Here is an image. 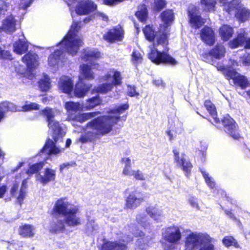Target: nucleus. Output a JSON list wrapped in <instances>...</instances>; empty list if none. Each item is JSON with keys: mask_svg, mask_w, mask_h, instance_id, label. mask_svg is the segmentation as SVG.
<instances>
[{"mask_svg": "<svg viewBox=\"0 0 250 250\" xmlns=\"http://www.w3.org/2000/svg\"><path fill=\"white\" fill-rule=\"evenodd\" d=\"M128 108L129 104L127 103L123 104L107 111L108 114H113L115 116L104 115L89 121L86 124L85 127L91 129L92 131L85 132L81 136L79 141L83 144L93 142L110 133L113 130L114 126L121 120L120 115Z\"/></svg>", "mask_w": 250, "mask_h": 250, "instance_id": "obj_1", "label": "nucleus"}, {"mask_svg": "<svg viewBox=\"0 0 250 250\" xmlns=\"http://www.w3.org/2000/svg\"><path fill=\"white\" fill-rule=\"evenodd\" d=\"M71 205V204L68 201L67 197H61L55 202L51 214L54 218L60 215L65 216V224L69 227L79 226L82 224L81 220L76 215L80 212L79 208L75 206L69 208Z\"/></svg>", "mask_w": 250, "mask_h": 250, "instance_id": "obj_2", "label": "nucleus"}, {"mask_svg": "<svg viewBox=\"0 0 250 250\" xmlns=\"http://www.w3.org/2000/svg\"><path fill=\"white\" fill-rule=\"evenodd\" d=\"M81 22H74L71 29L68 31L62 40L59 42L57 46L63 42L64 48L67 52L72 55H76L78 52L80 47L83 45V41L80 38H77V32L80 28Z\"/></svg>", "mask_w": 250, "mask_h": 250, "instance_id": "obj_3", "label": "nucleus"}, {"mask_svg": "<svg viewBox=\"0 0 250 250\" xmlns=\"http://www.w3.org/2000/svg\"><path fill=\"white\" fill-rule=\"evenodd\" d=\"M225 78L229 81L232 80L233 84L236 87H238L242 90L246 89L249 85V81L244 75L237 72L236 70L231 67L221 66L218 68Z\"/></svg>", "mask_w": 250, "mask_h": 250, "instance_id": "obj_4", "label": "nucleus"}, {"mask_svg": "<svg viewBox=\"0 0 250 250\" xmlns=\"http://www.w3.org/2000/svg\"><path fill=\"white\" fill-rule=\"evenodd\" d=\"M148 59L154 63L159 65L166 64L174 66L177 64L175 59L165 52H161L156 48L150 50L148 54Z\"/></svg>", "mask_w": 250, "mask_h": 250, "instance_id": "obj_5", "label": "nucleus"}, {"mask_svg": "<svg viewBox=\"0 0 250 250\" xmlns=\"http://www.w3.org/2000/svg\"><path fill=\"white\" fill-rule=\"evenodd\" d=\"M187 11L189 19L188 22L192 28L197 29L204 24L205 19L199 14V9L197 6L190 4Z\"/></svg>", "mask_w": 250, "mask_h": 250, "instance_id": "obj_6", "label": "nucleus"}, {"mask_svg": "<svg viewBox=\"0 0 250 250\" xmlns=\"http://www.w3.org/2000/svg\"><path fill=\"white\" fill-rule=\"evenodd\" d=\"M220 122L221 124L220 128L222 127L225 128L226 132L235 140H238L240 138V135L237 132L238 125L229 114L223 116Z\"/></svg>", "mask_w": 250, "mask_h": 250, "instance_id": "obj_7", "label": "nucleus"}, {"mask_svg": "<svg viewBox=\"0 0 250 250\" xmlns=\"http://www.w3.org/2000/svg\"><path fill=\"white\" fill-rule=\"evenodd\" d=\"M124 31L120 25L112 26L103 35V39L109 43H114L123 41Z\"/></svg>", "mask_w": 250, "mask_h": 250, "instance_id": "obj_8", "label": "nucleus"}, {"mask_svg": "<svg viewBox=\"0 0 250 250\" xmlns=\"http://www.w3.org/2000/svg\"><path fill=\"white\" fill-rule=\"evenodd\" d=\"M125 201V208L133 209L145 201V197L141 192L135 190L129 193Z\"/></svg>", "mask_w": 250, "mask_h": 250, "instance_id": "obj_9", "label": "nucleus"}, {"mask_svg": "<svg viewBox=\"0 0 250 250\" xmlns=\"http://www.w3.org/2000/svg\"><path fill=\"white\" fill-rule=\"evenodd\" d=\"M181 238L179 228L174 225L166 228L163 235V238L166 242L172 244H178Z\"/></svg>", "mask_w": 250, "mask_h": 250, "instance_id": "obj_10", "label": "nucleus"}, {"mask_svg": "<svg viewBox=\"0 0 250 250\" xmlns=\"http://www.w3.org/2000/svg\"><path fill=\"white\" fill-rule=\"evenodd\" d=\"M97 9V5L90 0H82L76 7V12L78 15L88 14Z\"/></svg>", "mask_w": 250, "mask_h": 250, "instance_id": "obj_11", "label": "nucleus"}, {"mask_svg": "<svg viewBox=\"0 0 250 250\" xmlns=\"http://www.w3.org/2000/svg\"><path fill=\"white\" fill-rule=\"evenodd\" d=\"M201 40L209 46H212L215 41V34L212 29L208 26H205L200 31Z\"/></svg>", "mask_w": 250, "mask_h": 250, "instance_id": "obj_12", "label": "nucleus"}, {"mask_svg": "<svg viewBox=\"0 0 250 250\" xmlns=\"http://www.w3.org/2000/svg\"><path fill=\"white\" fill-rule=\"evenodd\" d=\"M172 152L174 154V161L179 166L182 167V168L184 172L186 173L187 176L190 173L191 169L192 167V165L189 161H186L183 158H180L178 150L175 148L173 149Z\"/></svg>", "mask_w": 250, "mask_h": 250, "instance_id": "obj_13", "label": "nucleus"}, {"mask_svg": "<svg viewBox=\"0 0 250 250\" xmlns=\"http://www.w3.org/2000/svg\"><path fill=\"white\" fill-rule=\"evenodd\" d=\"M47 123V126L52 131V138L55 142H57L60 138H62V128L58 121L53 119Z\"/></svg>", "mask_w": 250, "mask_h": 250, "instance_id": "obj_14", "label": "nucleus"}, {"mask_svg": "<svg viewBox=\"0 0 250 250\" xmlns=\"http://www.w3.org/2000/svg\"><path fill=\"white\" fill-rule=\"evenodd\" d=\"M56 170L49 167L44 168L42 175H40L38 181L43 185L54 182L56 180Z\"/></svg>", "mask_w": 250, "mask_h": 250, "instance_id": "obj_15", "label": "nucleus"}, {"mask_svg": "<svg viewBox=\"0 0 250 250\" xmlns=\"http://www.w3.org/2000/svg\"><path fill=\"white\" fill-rule=\"evenodd\" d=\"M158 33L156 43H154L153 46L155 47L158 46L159 45H162L164 47L167 46L168 44V37L169 35V32L167 31V28L160 27Z\"/></svg>", "mask_w": 250, "mask_h": 250, "instance_id": "obj_16", "label": "nucleus"}, {"mask_svg": "<svg viewBox=\"0 0 250 250\" xmlns=\"http://www.w3.org/2000/svg\"><path fill=\"white\" fill-rule=\"evenodd\" d=\"M204 105L210 115L213 118L214 125L217 128H220V122L218 118L217 117V111L215 105L209 100H205Z\"/></svg>", "mask_w": 250, "mask_h": 250, "instance_id": "obj_17", "label": "nucleus"}, {"mask_svg": "<svg viewBox=\"0 0 250 250\" xmlns=\"http://www.w3.org/2000/svg\"><path fill=\"white\" fill-rule=\"evenodd\" d=\"M127 246L117 241H107L103 243L101 250H127Z\"/></svg>", "mask_w": 250, "mask_h": 250, "instance_id": "obj_18", "label": "nucleus"}, {"mask_svg": "<svg viewBox=\"0 0 250 250\" xmlns=\"http://www.w3.org/2000/svg\"><path fill=\"white\" fill-rule=\"evenodd\" d=\"M2 31L4 30L7 33L11 34L16 31V20L12 16H8L3 22L2 26Z\"/></svg>", "mask_w": 250, "mask_h": 250, "instance_id": "obj_19", "label": "nucleus"}, {"mask_svg": "<svg viewBox=\"0 0 250 250\" xmlns=\"http://www.w3.org/2000/svg\"><path fill=\"white\" fill-rule=\"evenodd\" d=\"M73 81L67 77H64L60 79L59 81V88L62 92L66 94H70L73 89Z\"/></svg>", "mask_w": 250, "mask_h": 250, "instance_id": "obj_20", "label": "nucleus"}, {"mask_svg": "<svg viewBox=\"0 0 250 250\" xmlns=\"http://www.w3.org/2000/svg\"><path fill=\"white\" fill-rule=\"evenodd\" d=\"M160 18L164 25H161V27L167 28L174 21V16L172 9H167L163 11L160 14Z\"/></svg>", "mask_w": 250, "mask_h": 250, "instance_id": "obj_21", "label": "nucleus"}, {"mask_svg": "<svg viewBox=\"0 0 250 250\" xmlns=\"http://www.w3.org/2000/svg\"><path fill=\"white\" fill-rule=\"evenodd\" d=\"M38 56L36 53L29 51L22 57L21 61L28 68H32L38 61Z\"/></svg>", "mask_w": 250, "mask_h": 250, "instance_id": "obj_22", "label": "nucleus"}, {"mask_svg": "<svg viewBox=\"0 0 250 250\" xmlns=\"http://www.w3.org/2000/svg\"><path fill=\"white\" fill-rule=\"evenodd\" d=\"M185 243L186 249L193 250L196 249L199 245V237L193 232L190 233L186 237Z\"/></svg>", "mask_w": 250, "mask_h": 250, "instance_id": "obj_23", "label": "nucleus"}, {"mask_svg": "<svg viewBox=\"0 0 250 250\" xmlns=\"http://www.w3.org/2000/svg\"><path fill=\"white\" fill-rule=\"evenodd\" d=\"M34 229L32 225L24 224L19 227L18 233L22 237L30 238L34 236Z\"/></svg>", "mask_w": 250, "mask_h": 250, "instance_id": "obj_24", "label": "nucleus"}, {"mask_svg": "<svg viewBox=\"0 0 250 250\" xmlns=\"http://www.w3.org/2000/svg\"><path fill=\"white\" fill-rule=\"evenodd\" d=\"M28 43L22 39H19L13 44V51L17 54L21 55L28 50Z\"/></svg>", "mask_w": 250, "mask_h": 250, "instance_id": "obj_25", "label": "nucleus"}, {"mask_svg": "<svg viewBox=\"0 0 250 250\" xmlns=\"http://www.w3.org/2000/svg\"><path fill=\"white\" fill-rule=\"evenodd\" d=\"M91 85L81 82L78 83L74 89V95L78 98L83 97L89 90Z\"/></svg>", "mask_w": 250, "mask_h": 250, "instance_id": "obj_26", "label": "nucleus"}, {"mask_svg": "<svg viewBox=\"0 0 250 250\" xmlns=\"http://www.w3.org/2000/svg\"><path fill=\"white\" fill-rule=\"evenodd\" d=\"M219 34L221 39L224 42H227L232 37L233 34V29L230 26L224 24L219 29Z\"/></svg>", "mask_w": 250, "mask_h": 250, "instance_id": "obj_27", "label": "nucleus"}, {"mask_svg": "<svg viewBox=\"0 0 250 250\" xmlns=\"http://www.w3.org/2000/svg\"><path fill=\"white\" fill-rule=\"evenodd\" d=\"M56 142L54 140L52 141L49 138L47 139L43 146L41 149L40 152L43 153L47 148H50L48 152L49 154L56 155L59 154L61 152V150L56 146L55 144Z\"/></svg>", "mask_w": 250, "mask_h": 250, "instance_id": "obj_28", "label": "nucleus"}, {"mask_svg": "<svg viewBox=\"0 0 250 250\" xmlns=\"http://www.w3.org/2000/svg\"><path fill=\"white\" fill-rule=\"evenodd\" d=\"M65 218L59 219L52 223L49 231L53 233H60L63 232L65 230Z\"/></svg>", "mask_w": 250, "mask_h": 250, "instance_id": "obj_29", "label": "nucleus"}, {"mask_svg": "<svg viewBox=\"0 0 250 250\" xmlns=\"http://www.w3.org/2000/svg\"><path fill=\"white\" fill-rule=\"evenodd\" d=\"M135 15L140 22L145 23L148 18V11L146 5L140 4Z\"/></svg>", "mask_w": 250, "mask_h": 250, "instance_id": "obj_30", "label": "nucleus"}, {"mask_svg": "<svg viewBox=\"0 0 250 250\" xmlns=\"http://www.w3.org/2000/svg\"><path fill=\"white\" fill-rule=\"evenodd\" d=\"M245 33H238L236 37L229 42V47L232 49L237 48L244 44Z\"/></svg>", "mask_w": 250, "mask_h": 250, "instance_id": "obj_31", "label": "nucleus"}, {"mask_svg": "<svg viewBox=\"0 0 250 250\" xmlns=\"http://www.w3.org/2000/svg\"><path fill=\"white\" fill-rule=\"evenodd\" d=\"M143 32L146 40L151 42L154 41L156 37V31L152 25H146L143 28Z\"/></svg>", "mask_w": 250, "mask_h": 250, "instance_id": "obj_32", "label": "nucleus"}, {"mask_svg": "<svg viewBox=\"0 0 250 250\" xmlns=\"http://www.w3.org/2000/svg\"><path fill=\"white\" fill-rule=\"evenodd\" d=\"M235 16L240 22L248 21L250 17V11L244 7H240L236 11Z\"/></svg>", "mask_w": 250, "mask_h": 250, "instance_id": "obj_33", "label": "nucleus"}, {"mask_svg": "<svg viewBox=\"0 0 250 250\" xmlns=\"http://www.w3.org/2000/svg\"><path fill=\"white\" fill-rule=\"evenodd\" d=\"M211 57L216 59H220L225 55L226 50L225 47L220 44H217L210 50Z\"/></svg>", "mask_w": 250, "mask_h": 250, "instance_id": "obj_34", "label": "nucleus"}, {"mask_svg": "<svg viewBox=\"0 0 250 250\" xmlns=\"http://www.w3.org/2000/svg\"><path fill=\"white\" fill-rule=\"evenodd\" d=\"M45 165L44 161H40L34 164L30 165L28 169L26 170V173L28 175H31L34 174H38L40 175V171L42 169Z\"/></svg>", "mask_w": 250, "mask_h": 250, "instance_id": "obj_35", "label": "nucleus"}, {"mask_svg": "<svg viewBox=\"0 0 250 250\" xmlns=\"http://www.w3.org/2000/svg\"><path fill=\"white\" fill-rule=\"evenodd\" d=\"M83 59L85 62L94 61L100 57V53L99 51L84 49Z\"/></svg>", "mask_w": 250, "mask_h": 250, "instance_id": "obj_36", "label": "nucleus"}, {"mask_svg": "<svg viewBox=\"0 0 250 250\" xmlns=\"http://www.w3.org/2000/svg\"><path fill=\"white\" fill-rule=\"evenodd\" d=\"M81 74L84 79L91 80L94 78L93 72L91 70L90 65L86 64H83L80 66Z\"/></svg>", "mask_w": 250, "mask_h": 250, "instance_id": "obj_37", "label": "nucleus"}, {"mask_svg": "<svg viewBox=\"0 0 250 250\" xmlns=\"http://www.w3.org/2000/svg\"><path fill=\"white\" fill-rule=\"evenodd\" d=\"M222 242L223 244L227 248L233 246L236 249L240 248V245L237 241L231 235L224 236Z\"/></svg>", "mask_w": 250, "mask_h": 250, "instance_id": "obj_38", "label": "nucleus"}, {"mask_svg": "<svg viewBox=\"0 0 250 250\" xmlns=\"http://www.w3.org/2000/svg\"><path fill=\"white\" fill-rule=\"evenodd\" d=\"M200 4L203 6L204 10L211 12L215 11L216 1L215 0H200Z\"/></svg>", "mask_w": 250, "mask_h": 250, "instance_id": "obj_39", "label": "nucleus"}, {"mask_svg": "<svg viewBox=\"0 0 250 250\" xmlns=\"http://www.w3.org/2000/svg\"><path fill=\"white\" fill-rule=\"evenodd\" d=\"M102 103V99L99 95L91 97L86 100L87 109H90L93 108L97 106L101 105Z\"/></svg>", "mask_w": 250, "mask_h": 250, "instance_id": "obj_40", "label": "nucleus"}, {"mask_svg": "<svg viewBox=\"0 0 250 250\" xmlns=\"http://www.w3.org/2000/svg\"><path fill=\"white\" fill-rule=\"evenodd\" d=\"M146 212L154 220L158 221L161 216L160 211L155 207L149 206L146 208Z\"/></svg>", "mask_w": 250, "mask_h": 250, "instance_id": "obj_41", "label": "nucleus"}, {"mask_svg": "<svg viewBox=\"0 0 250 250\" xmlns=\"http://www.w3.org/2000/svg\"><path fill=\"white\" fill-rule=\"evenodd\" d=\"M121 162L125 164L123 170V173L125 175L132 176L133 170L131 169L130 159L129 158H122Z\"/></svg>", "mask_w": 250, "mask_h": 250, "instance_id": "obj_42", "label": "nucleus"}, {"mask_svg": "<svg viewBox=\"0 0 250 250\" xmlns=\"http://www.w3.org/2000/svg\"><path fill=\"white\" fill-rule=\"evenodd\" d=\"M113 86L110 83H103L98 84L94 88L97 93L101 94H106L112 90Z\"/></svg>", "mask_w": 250, "mask_h": 250, "instance_id": "obj_43", "label": "nucleus"}, {"mask_svg": "<svg viewBox=\"0 0 250 250\" xmlns=\"http://www.w3.org/2000/svg\"><path fill=\"white\" fill-rule=\"evenodd\" d=\"M167 5L166 0H153L152 9L155 12H160L166 7Z\"/></svg>", "mask_w": 250, "mask_h": 250, "instance_id": "obj_44", "label": "nucleus"}, {"mask_svg": "<svg viewBox=\"0 0 250 250\" xmlns=\"http://www.w3.org/2000/svg\"><path fill=\"white\" fill-rule=\"evenodd\" d=\"M40 114L46 118V122L54 119L55 115L52 108L45 107L44 109L40 110Z\"/></svg>", "mask_w": 250, "mask_h": 250, "instance_id": "obj_45", "label": "nucleus"}, {"mask_svg": "<svg viewBox=\"0 0 250 250\" xmlns=\"http://www.w3.org/2000/svg\"><path fill=\"white\" fill-rule=\"evenodd\" d=\"M240 0H232L228 2L226 5V11L230 14L234 10L237 11L241 7L239 6Z\"/></svg>", "mask_w": 250, "mask_h": 250, "instance_id": "obj_46", "label": "nucleus"}, {"mask_svg": "<svg viewBox=\"0 0 250 250\" xmlns=\"http://www.w3.org/2000/svg\"><path fill=\"white\" fill-rule=\"evenodd\" d=\"M113 75L112 76V83H110L112 84V86L113 85L117 86L121 85L122 83V79L123 78L122 77V75L121 73L117 71L113 70Z\"/></svg>", "mask_w": 250, "mask_h": 250, "instance_id": "obj_47", "label": "nucleus"}, {"mask_svg": "<svg viewBox=\"0 0 250 250\" xmlns=\"http://www.w3.org/2000/svg\"><path fill=\"white\" fill-rule=\"evenodd\" d=\"M64 107L68 112H77L80 109V104L79 103L69 101L65 103Z\"/></svg>", "mask_w": 250, "mask_h": 250, "instance_id": "obj_48", "label": "nucleus"}, {"mask_svg": "<svg viewBox=\"0 0 250 250\" xmlns=\"http://www.w3.org/2000/svg\"><path fill=\"white\" fill-rule=\"evenodd\" d=\"M38 86L42 91H47L50 87V82L49 79H42L38 82Z\"/></svg>", "mask_w": 250, "mask_h": 250, "instance_id": "obj_49", "label": "nucleus"}, {"mask_svg": "<svg viewBox=\"0 0 250 250\" xmlns=\"http://www.w3.org/2000/svg\"><path fill=\"white\" fill-rule=\"evenodd\" d=\"M40 109V105L35 103H30L26 104L22 106V110L23 111L27 112L31 110H37Z\"/></svg>", "mask_w": 250, "mask_h": 250, "instance_id": "obj_50", "label": "nucleus"}, {"mask_svg": "<svg viewBox=\"0 0 250 250\" xmlns=\"http://www.w3.org/2000/svg\"><path fill=\"white\" fill-rule=\"evenodd\" d=\"M136 221L138 224L140 225L144 228H146L148 225L146 216L143 214H138L136 217Z\"/></svg>", "mask_w": 250, "mask_h": 250, "instance_id": "obj_51", "label": "nucleus"}, {"mask_svg": "<svg viewBox=\"0 0 250 250\" xmlns=\"http://www.w3.org/2000/svg\"><path fill=\"white\" fill-rule=\"evenodd\" d=\"M143 57L141 53L136 50H134L131 54V60L135 64H138L142 62Z\"/></svg>", "mask_w": 250, "mask_h": 250, "instance_id": "obj_52", "label": "nucleus"}, {"mask_svg": "<svg viewBox=\"0 0 250 250\" xmlns=\"http://www.w3.org/2000/svg\"><path fill=\"white\" fill-rule=\"evenodd\" d=\"M200 171L202 174L207 185L211 188H215V183L214 181H212L211 178L209 177L208 173H207L206 171L203 170H201Z\"/></svg>", "mask_w": 250, "mask_h": 250, "instance_id": "obj_53", "label": "nucleus"}, {"mask_svg": "<svg viewBox=\"0 0 250 250\" xmlns=\"http://www.w3.org/2000/svg\"><path fill=\"white\" fill-rule=\"evenodd\" d=\"M62 54V50L57 49L55 50L52 53H51L48 57L49 61L52 62L53 60L57 61L60 59L61 56Z\"/></svg>", "mask_w": 250, "mask_h": 250, "instance_id": "obj_54", "label": "nucleus"}, {"mask_svg": "<svg viewBox=\"0 0 250 250\" xmlns=\"http://www.w3.org/2000/svg\"><path fill=\"white\" fill-rule=\"evenodd\" d=\"M12 59L10 53L8 51L3 50L0 46V60H12Z\"/></svg>", "mask_w": 250, "mask_h": 250, "instance_id": "obj_55", "label": "nucleus"}, {"mask_svg": "<svg viewBox=\"0 0 250 250\" xmlns=\"http://www.w3.org/2000/svg\"><path fill=\"white\" fill-rule=\"evenodd\" d=\"M240 62L244 65H250V53H245L240 57Z\"/></svg>", "mask_w": 250, "mask_h": 250, "instance_id": "obj_56", "label": "nucleus"}, {"mask_svg": "<svg viewBox=\"0 0 250 250\" xmlns=\"http://www.w3.org/2000/svg\"><path fill=\"white\" fill-rule=\"evenodd\" d=\"M127 95L130 97H133L138 96L139 93L136 91V87L134 85H127Z\"/></svg>", "mask_w": 250, "mask_h": 250, "instance_id": "obj_57", "label": "nucleus"}, {"mask_svg": "<svg viewBox=\"0 0 250 250\" xmlns=\"http://www.w3.org/2000/svg\"><path fill=\"white\" fill-rule=\"evenodd\" d=\"M76 166V163L74 161L71 162H67L62 164L59 166L60 172L62 173L64 169H69L71 167Z\"/></svg>", "mask_w": 250, "mask_h": 250, "instance_id": "obj_58", "label": "nucleus"}, {"mask_svg": "<svg viewBox=\"0 0 250 250\" xmlns=\"http://www.w3.org/2000/svg\"><path fill=\"white\" fill-rule=\"evenodd\" d=\"M132 176H133L134 178L138 181H144L146 180L145 175L143 172L139 169L133 171Z\"/></svg>", "mask_w": 250, "mask_h": 250, "instance_id": "obj_59", "label": "nucleus"}, {"mask_svg": "<svg viewBox=\"0 0 250 250\" xmlns=\"http://www.w3.org/2000/svg\"><path fill=\"white\" fill-rule=\"evenodd\" d=\"M87 114L84 113L79 114L76 115L74 120L76 121L82 123L87 120Z\"/></svg>", "mask_w": 250, "mask_h": 250, "instance_id": "obj_60", "label": "nucleus"}, {"mask_svg": "<svg viewBox=\"0 0 250 250\" xmlns=\"http://www.w3.org/2000/svg\"><path fill=\"white\" fill-rule=\"evenodd\" d=\"M210 57H211L210 50L204 52L201 55L202 60L206 62H210L211 60Z\"/></svg>", "mask_w": 250, "mask_h": 250, "instance_id": "obj_61", "label": "nucleus"}, {"mask_svg": "<svg viewBox=\"0 0 250 250\" xmlns=\"http://www.w3.org/2000/svg\"><path fill=\"white\" fill-rule=\"evenodd\" d=\"M25 191L21 189L19 191V195L17 197V201L21 205L22 203L23 200L25 197Z\"/></svg>", "mask_w": 250, "mask_h": 250, "instance_id": "obj_62", "label": "nucleus"}, {"mask_svg": "<svg viewBox=\"0 0 250 250\" xmlns=\"http://www.w3.org/2000/svg\"><path fill=\"white\" fill-rule=\"evenodd\" d=\"M105 4L108 6H112L121 2L123 0H103Z\"/></svg>", "mask_w": 250, "mask_h": 250, "instance_id": "obj_63", "label": "nucleus"}, {"mask_svg": "<svg viewBox=\"0 0 250 250\" xmlns=\"http://www.w3.org/2000/svg\"><path fill=\"white\" fill-rule=\"evenodd\" d=\"M19 186V183L17 182H15L13 184V185L10 189V194H11V196L15 195V193H16V192L18 189Z\"/></svg>", "mask_w": 250, "mask_h": 250, "instance_id": "obj_64", "label": "nucleus"}]
</instances>
